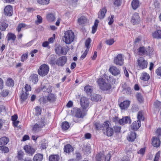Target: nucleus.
I'll use <instances>...</instances> for the list:
<instances>
[{"mask_svg":"<svg viewBox=\"0 0 161 161\" xmlns=\"http://www.w3.org/2000/svg\"><path fill=\"white\" fill-rule=\"evenodd\" d=\"M75 35L71 30H68L64 33L63 40L66 44H70L73 42L74 39Z\"/></svg>","mask_w":161,"mask_h":161,"instance_id":"obj_1","label":"nucleus"},{"mask_svg":"<svg viewBox=\"0 0 161 161\" xmlns=\"http://www.w3.org/2000/svg\"><path fill=\"white\" fill-rule=\"evenodd\" d=\"M109 121H106L102 125L103 130L104 131V133L108 136H112L114 132L113 128L109 126Z\"/></svg>","mask_w":161,"mask_h":161,"instance_id":"obj_2","label":"nucleus"},{"mask_svg":"<svg viewBox=\"0 0 161 161\" xmlns=\"http://www.w3.org/2000/svg\"><path fill=\"white\" fill-rule=\"evenodd\" d=\"M97 82L100 88L102 90H107L109 89L111 87V85L109 83L105 82L104 79L103 78L99 79Z\"/></svg>","mask_w":161,"mask_h":161,"instance_id":"obj_3","label":"nucleus"},{"mask_svg":"<svg viewBox=\"0 0 161 161\" xmlns=\"http://www.w3.org/2000/svg\"><path fill=\"white\" fill-rule=\"evenodd\" d=\"M49 66L46 64H43L40 66L38 70V74L41 76H43L46 75L49 71Z\"/></svg>","mask_w":161,"mask_h":161,"instance_id":"obj_4","label":"nucleus"},{"mask_svg":"<svg viewBox=\"0 0 161 161\" xmlns=\"http://www.w3.org/2000/svg\"><path fill=\"white\" fill-rule=\"evenodd\" d=\"M55 50L56 53L58 55H66L69 50V47L67 46L62 47L59 45H57Z\"/></svg>","mask_w":161,"mask_h":161,"instance_id":"obj_5","label":"nucleus"},{"mask_svg":"<svg viewBox=\"0 0 161 161\" xmlns=\"http://www.w3.org/2000/svg\"><path fill=\"white\" fill-rule=\"evenodd\" d=\"M110 157V153H109L106 155H104L103 153H100L96 155V158L97 161H109Z\"/></svg>","mask_w":161,"mask_h":161,"instance_id":"obj_6","label":"nucleus"},{"mask_svg":"<svg viewBox=\"0 0 161 161\" xmlns=\"http://www.w3.org/2000/svg\"><path fill=\"white\" fill-rule=\"evenodd\" d=\"M45 126L44 120L40 119L33 127L32 130L35 132H38L40 130L41 128Z\"/></svg>","mask_w":161,"mask_h":161,"instance_id":"obj_7","label":"nucleus"},{"mask_svg":"<svg viewBox=\"0 0 161 161\" xmlns=\"http://www.w3.org/2000/svg\"><path fill=\"white\" fill-rule=\"evenodd\" d=\"M137 64L140 69H143L147 67L148 62L143 58L140 57L138 59Z\"/></svg>","mask_w":161,"mask_h":161,"instance_id":"obj_8","label":"nucleus"},{"mask_svg":"<svg viewBox=\"0 0 161 161\" xmlns=\"http://www.w3.org/2000/svg\"><path fill=\"white\" fill-rule=\"evenodd\" d=\"M114 63L116 65L121 66L124 64V58L121 54H119L114 57Z\"/></svg>","mask_w":161,"mask_h":161,"instance_id":"obj_9","label":"nucleus"},{"mask_svg":"<svg viewBox=\"0 0 161 161\" xmlns=\"http://www.w3.org/2000/svg\"><path fill=\"white\" fill-rule=\"evenodd\" d=\"M43 82L46 83V84L41 87V91L43 92H46L48 93L51 92L52 91V86L50 85L47 80H43Z\"/></svg>","mask_w":161,"mask_h":161,"instance_id":"obj_10","label":"nucleus"},{"mask_svg":"<svg viewBox=\"0 0 161 161\" xmlns=\"http://www.w3.org/2000/svg\"><path fill=\"white\" fill-rule=\"evenodd\" d=\"M67 58L66 56L60 57L56 61V64L59 66H63L66 63Z\"/></svg>","mask_w":161,"mask_h":161,"instance_id":"obj_11","label":"nucleus"},{"mask_svg":"<svg viewBox=\"0 0 161 161\" xmlns=\"http://www.w3.org/2000/svg\"><path fill=\"white\" fill-rule=\"evenodd\" d=\"M80 104L83 109H87L89 105L88 99L86 97H82L80 99Z\"/></svg>","mask_w":161,"mask_h":161,"instance_id":"obj_12","label":"nucleus"},{"mask_svg":"<svg viewBox=\"0 0 161 161\" xmlns=\"http://www.w3.org/2000/svg\"><path fill=\"white\" fill-rule=\"evenodd\" d=\"M140 18L138 13H135L132 15L131 22L133 25H137L140 22Z\"/></svg>","mask_w":161,"mask_h":161,"instance_id":"obj_13","label":"nucleus"},{"mask_svg":"<svg viewBox=\"0 0 161 161\" xmlns=\"http://www.w3.org/2000/svg\"><path fill=\"white\" fill-rule=\"evenodd\" d=\"M109 71L114 76L118 75H120V73L119 69L116 67L114 66H112L110 67Z\"/></svg>","mask_w":161,"mask_h":161,"instance_id":"obj_14","label":"nucleus"},{"mask_svg":"<svg viewBox=\"0 0 161 161\" xmlns=\"http://www.w3.org/2000/svg\"><path fill=\"white\" fill-rule=\"evenodd\" d=\"M73 111L75 116L78 118H83L85 115L83 111H81L80 109L78 108H74Z\"/></svg>","mask_w":161,"mask_h":161,"instance_id":"obj_15","label":"nucleus"},{"mask_svg":"<svg viewBox=\"0 0 161 161\" xmlns=\"http://www.w3.org/2000/svg\"><path fill=\"white\" fill-rule=\"evenodd\" d=\"M4 11L6 15L11 16L13 12L12 7L10 5L6 6L4 8Z\"/></svg>","mask_w":161,"mask_h":161,"instance_id":"obj_16","label":"nucleus"},{"mask_svg":"<svg viewBox=\"0 0 161 161\" xmlns=\"http://www.w3.org/2000/svg\"><path fill=\"white\" fill-rule=\"evenodd\" d=\"M24 148L25 152L30 155H32L35 152V149L30 146L25 145Z\"/></svg>","mask_w":161,"mask_h":161,"instance_id":"obj_17","label":"nucleus"},{"mask_svg":"<svg viewBox=\"0 0 161 161\" xmlns=\"http://www.w3.org/2000/svg\"><path fill=\"white\" fill-rule=\"evenodd\" d=\"M131 121V119L129 117L126 116L119 119V123L120 125H124L127 123H130Z\"/></svg>","mask_w":161,"mask_h":161,"instance_id":"obj_18","label":"nucleus"},{"mask_svg":"<svg viewBox=\"0 0 161 161\" xmlns=\"http://www.w3.org/2000/svg\"><path fill=\"white\" fill-rule=\"evenodd\" d=\"M130 103V101L128 100L124 101L120 104L119 107L121 109H125L129 107Z\"/></svg>","mask_w":161,"mask_h":161,"instance_id":"obj_19","label":"nucleus"},{"mask_svg":"<svg viewBox=\"0 0 161 161\" xmlns=\"http://www.w3.org/2000/svg\"><path fill=\"white\" fill-rule=\"evenodd\" d=\"M160 142L158 137L154 136L152 138V144L154 147H158L159 146Z\"/></svg>","mask_w":161,"mask_h":161,"instance_id":"obj_20","label":"nucleus"},{"mask_svg":"<svg viewBox=\"0 0 161 161\" xmlns=\"http://www.w3.org/2000/svg\"><path fill=\"white\" fill-rule=\"evenodd\" d=\"M107 9L105 8H103L101 9L98 13V18L100 19L104 18Z\"/></svg>","mask_w":161,"mask_h":161,"instance_id":"obj_21","label":"nucleus"},{"mask_svg":"<svg viewBox=\"0 0 161 161\" xmlns=\"http://www.w3.org/2000/svg\"><path fill=\"white\" fill-rule=\"evenodd\" d=\"M131 6L132 8L136 10L140 6V2L138 0H132L131 2Z\"/></svg>","mask_w":161,"mask_h":161,"instance_id":"obj_22","label":"nucleus"},{"mask_svg":"<svg viewBox=\"0 0 161 161\" xmlns=\"http://www.w3.org/2000/svg\"><path fill=\"white\" fill-rule=\"evenodd\" d=\"M153 38L156 39H161V30H158L152 33Z\"/></svg>","mask_w":161,"mask_h":161,"instance_id":"obj_23","label":"nucleus"},{"mask_svg":"<svg viewBox=\"0 0 161 161\" xmlns=\"http://www.w3.org/2000/svg\"><path fill=\"white\" fill-rule=\"evenodd\" d=\"M141 126V122L140 120H137L133 122L132 126V129L134 130H136Z\"/></svg>","mask_w":161,"mask_h":161,"instance_id":"obj_24","label":"nucleus"},{"mask_svg":"<svg viewBox=\"0 0 161 161\" xmlns=\"http://www.w3.org/2000/svg\"><path fill=\"white\" fill-rule=\"evenodd\" d=\"M29 28L28 25L24 23H21L19 24L16 28V30L18 32H19L21 29L23 28L27 29Z\"/></svg>","mask_w":161,"mask_h":161,"instance_id":"obj_25","label":"nucleus"},{"mask_svg":"<svg viewBox=\"0 0 161 161\" xmlns=\"http://www.w3.org/2000/svg\"><path fill=\"white\" fill-rule=\"evenodd\" d=\"M150 76L149 75L145 72H142L140 77V79L145 81L148 80Z\"/></svg>","mask_w":161,"mask_h":161,"instance_id":"obj_26","label":"nucleus"},{"mask_svg":"<svg viewBox=\"0 0 161 161\" xmlns=\"http://www.w3.org/2000/svg\"><path fill=\"white\" fill-rule=\"evenodd\" d=\"M43 158V155L40 153L36 154L33 158L34 161H42Z\"/></svg>","mask_w":161,"mask_h":161,"instance_id":"obj_27","label":"nucleus"},{"mask_svg":"<svg viewBox=\"0 0 161 161\" xmlns=\"http://www.w3.org/2000/svg\"><path fill=\"white\" fill-rule=\"evenodd\" d=\"M146 48L143 47H140L138 49V53L139 55H143L146 54Z\"/></svg>","mask_w":161,"mask_h":161,"instance_id":"obj_28","label":"nucleus"},{"mask_svg":"<svg viewBox=\"0 0 161 161\" xmlns=\"http://www.w3.org/2000/svg\"><path fill=\"white\" fill-rule=\"evenodd\" d=\"M136 137L135 132H131L127 137V139L129 141L133 142Z\"/></svg>","mask_w":161,"mask_h":161,"instance_id":"obj_29","label":"nucleus"},{"mask_svg":"<svg viewBox=\"0 0 161 161\" xmlns=\"http://www.w3.org/2000/svg\"><path fill=\"white\" fill-rule=\"evenodd\" d=\"M9 139L8 138L3 137L0 139V144L2 145H5L8 142Z\"/></svg>","mask_w":161,"mask_h":161,"instance_id":"obj_30","label":"nucleus"},{"mask_svg":"<svg viewBox=\"0 0 161 161\" xmlns=\"http://www.w3.org/2000/svg\"><path fill=\"white\" fill-rule=\"evenodd\" d=\"M84 90L88 94H90L93 91V88L92 86L87 85L84 87Z\"/></svg>","mask_w":161,"mask_h":161,"instance_id":"obj_31","label":"nucleus"},{"mask_svg":"<svg viewBox=\"0 0 161 161\" xmlns=\"http://www.w3.org/2000/svg\"><path fill=\"white\" fill-rule=\"evenodd\" d=\"M87 22V19L86 18L82 16L79 18L78 19V22L79 25H82L86 23Z\"/></svg>","mask_w":161,"mask_h":161,"instance_id":"obj_32","label":"nucleus"},{"mask_svg":"<svg viewBox=\"0 0 161 161\" xmlns=\"http://www.w3.org/2000/svg\"><path fill=\"white\" fill-rule=\"evenodd\" d=\"M7 37L8 41L12 40L13 41H14L16 38V36L14 34L10 33L8 34Z\"/></svg>","mask_w":161,"mask_h":161,"instance_id":"obj_33","label":"nucleus"},{"mask_svg":"<svg viewBox=\"0 0 161 161\" xmlns=\"http://www.w3.org/2000/svg\"><path fill=\"white\" fill-rule=\"evenodd\" d=\"M101 97L100 95L94 94L91 96V99L93 101L97 102L100 100Z\"/></svg>","mask_w":161,"mask_h":161,"instance_id":"obj_34","label":"nucleus"},{"mask_svg":"<svg viewBox=\"0 0 161 161\" xmlns=\"http://www.w3.org/2000/svg\"><path fill=\"white\" fill-rule=\"evenodd\" d=\"M73 150V149L70 145H67L64 147V151L66 153H69L70 152H72Z\"/></svg>","mask_w":161,"mask_h":161,"instance_id":"obj_35","label":"nucleus"},{"mask_svg":"<svg viewBox=\"0 0 161 161\" xmlns=\"http://www.w3.org/2000/svg\"><path fill=\"white\" fill-rule=\"evenodd\" d=\"M31 80L34 84L36 83L38 80V75L36 74H33L31 76Z\"/></svg>","mask_w":161,"mask_h":161,"instance_id":"obj_36","label":"nucleus"},{"mask_svg":"<svg viewBox=\"0 0 161 161\" xmlns=\"http://www.w3.org/2000/svg\"><path fill=\"white\" fill-rule=\"evenodd\" d=\"M47 19L49 22H53L55 20V18L53 14H50L47 15Z\"/></svg>","mask_w":161,"mask_h":161,"instance_id":"obj_37","label":"nucleus"},{"mask_svg":"<svg viewBox=\"0 0 161 161\" xmlns=\"http://www.w3.org/2000/svg\"><path fill=\"white\" fill-rule=\"evenodd\" d=\"M98 23L99 21L98 20L96 19L95 20L94 25L92 27V33L93 34L95 33L96 31Z\"/></svg>","mask_w":161,"mask_h":161,"instance_id":"obj_38","label":"nucleus"},{"mask_svg":"<svg viewBox=\"0 0 161 161\" xmlns=\"http://www.w3.org/2000/svg\"><path fill=\"white\" fill-rule=\"evenodd\" d=\"M56 99V97L53 94H49L47 97V99L49 102H53Z\"/></svg>","mask_w":161,"mask_h":161,"instance_id":"obj_39","label":"nucleus"},{"mask_svg":"<svg viewBox=\"0 0 161 161\" xmlns=\"http://www.w3.org/2000/svg\"><path fill=\"white\" fill-rule=\"evenodd\" d=\"M69 127L70 125L67 122L64 121L62 123V128L63 130H67L69 129Z\"/></svg>","mask_w":161,"mask_h":161,"instance_id":"obj_40","label":"nucleus"},{"mask_svg":"<svg viewBox=\"0 0 161 161\" xmlns=\"http://www.w3.org/2000/svg\"><path fill=\"white\" fill-rule=\"evenodd\" d=\"M50 161H58L59 156L58 155H52L49 157Z\"/></svg>","mask_w":161,"mask_h":161,"instance_id":"obj_41","label":"nucleus"},{"mask_svg":"<svg viewBox=\"0 0 161 161\" xmlns=\"http://www.w3.org/2000/svg\"><path fill=\"white\" fill-rule=\"evenodd\" d=\"M28 95V94L27 92H24V91H22V93L20 96L22 101H25V100L27 99Z\"/></svg>","mask_w":161,"mask_h":161,"instance_id":"obj_42","label":"nucleus"},{"mask_svg":"<svg viewBox=\"0 0 161 161\" xmlns=\"http://www.w3.org/2000/svg\"><path fill=\"white\" fill-rule=\"evenodd\" d=\"M6 85L9 86H12L14 85V81L12 79L9 78H8L7 81Z\"/></svg>","mask_w":161,"mask_h":161,"instance_id":"obj_43","label":"nucleus"},{"mask_svg":"<svg viewBox=\"0 0 161 161\" xmlns=\"http://www.w3.org/2000/svg\"><path fill=\"white\" fill-rule=\"evenodd\" d=\"M153 51V48L150 47L146 48V54L149 56L152 55Z\"/></svg>","mask_w":161,"mask_h":161,"instance_id":"obj_44","label":"nucleus"},{"mask_svg":"<svg viewBox=\"0 0 161 161\" xmlns=\"http://www.w3.org/2000/svg\"><path fill=\"white\" fill-rule=\"evenodd\" d=\"M9 151L8 148L6 147L0 146V152L2 153H6Z\"/></svg>","mask_w":161,"mask_h":161,"instance_id":"obj_45","label":"nucleus"},{"mask_svg":"<svg viewBox=\"0 0 161 161\" xmlns=\"http://www.w3.org/2000/svg\"><path fill=\"white\" fill-rule=\"evenodd\" d=\"M50 0H37V3L39 4L42 5L48 4L49 3Z\"/></svg>","mask_w":161,"mask_h":161,"instance_id":"obj_46","label":"nucleus"},{"mask_svg":"<svg viewBox=\"0 0 161 161\" xmlns=\"http://www.w3.org/2000/svg\"><path fill=\"white\" fill-rule=\"evenodd\" d=\"M137 118L138 120H140V121L142 120H143L144 118L143 116L142 112L140 111L138 113Z\"/></svg>","mask_w":161,"mask_h":161,"instance_id":"obj_47","label":"nucleus"},{"mask_svg":"<svg viewBox=\"0 0 161 161\" xmlns=\"http://www.w3.org/2000/svg\"><path fill=\"white\" fill-rule=\"evenodd\" d=\"M91 42V39L90 38H88L85 41V45L86 47V49L89 50L90 47V45Z\"/></svg>","mask_w":161,"mask_h":161,"instance_id":"obj_48","label":"nucleus"},{"mask_svg":"<svg viewBox=\"0 0 161 161\" xmlns=\"http://www.w3.org/2000/svg\"><path fill=\"white\" fill-rule=\"evenodd\" d=\"M7 26L8 25L7 24L4 22L2 23L0 25V29L2 31H5Z\"/></svg>","mask_w":161,"mask_h":161,"instance_id":"obj_49","label":"nucleus"},{"mask_svg":"<svg viewBox=\"0 0 161 161\" xmlns=\"http://www.w3.org/2000/svg\"><path fill=\"white\" fill-rule=\"evenodd\" d=\"M9 93V91L7 90H3L1 92V94L2 97H6Z\"/></svg>","mask_w":161,"mask_h":161,"instance_id":"obj_50","label":"nucleus"},{"mask_svg":"<svg viewBox=\"0 0 161 161\" xmlns=\"http://www.w3.org/2000/svg\"><path fill=\"white\" fill-rule=\"evenodd\" d=\"M37 20L36 21L35 23L36 24L41 23L42 21V17L39 15H37Z\"/></svg>","mask_w":161,"mask_h":161,"instance_id":"obj_51","label":"nucleus"},{"mask_svg":"<svg viewBox=\"0 0 161 161\" xmlns=\"http://www.w3.org/2000/svg\"><path fill=\"white\" fill-rule=\"evenodd\" d=\"M114 16L113 15H111L108 18V20L109 21L108 22V24L109 25H111L114 22Z\"/></svg>","mask_w":161,"mask_h":161,"instance_id":"obj_52","label":"nucleus"},{"mask_svg":"<svg viewBox=\"0 0 161 161\" xmlns=\"http://www.w3.org/2000/svg\"><path fill=\"white\" fill-rule=\"evenodd\" d=\"M105 42L107 44L111 45L114 43V41L113 39H110L106 40Z\"/></svg>","mask_w":161,"mask_h":161,"instance_id":"obj_53","label":"nucleus"},{"mask_svg":"<svg viewBox=\"0 0 161 161\" xmlns=\"http://www.w3.org/2000/svg\"><path fill=\"white\" fill-rule=\"evenodd\" d=\"M28 56L27 53H25L22 55L21 58V61L24 62L27 59Z\"/></svg>","mask_w":161,"mask_h":161,"instance_id":"obj_54","label":"nucleus"},{"mask_svg":"<svg viewBox=\"0 0 161 161\" xmlns=\"http://www.w3.org/2000/svg\"><path fill=\"white\" fill-rule=\"evenodd\" d=\"M136 97L138 100L140 102V103H141L143 101V98L142 97L140 93H138L136 95Z\"/></svg>","mask_w":161,"mask_h":161,"instance_id":"obj_55","label":"nucleus"},{"mask_svg":"<svg viewBox=\"0 0 161 161\" xmlns=\"http://www.w3.org/2000/svg\"><path fill=\"white\" fill-rule=\"evenodd\" d=\"M89 50L88 49H86V50L83 53V54L81 55L80 59L81 60L83 59L86 56V55L88 52Z\"/></svg>","mask_w":161,"mask_h":161,"instance_id":"obj_56","label":"nucleus"},{"mask_svg":"<svg viewBox=\"0 0 161 161\" xmlns=\"http://www.w3.org/2000/svg\"><path fill=\"white\" fill-rule=\"evenodd\" d=\"M160 155V152L158 151L156 154L154 161H158Z\"/></svg>","mask_w":161,"mask_h":161,"instance_id":"obj_57","label":"nucleus"},{"mask_svg":"<svg viewBox=\"0 0 161 161\" xmlns=\"http://www.w3.org/2000/svg\"><path fill=\"white\" fill-rule=\"evenodd\" d=\"M36 114L37 115L41 114V109L38 106H36L35 108Z\"/></svg>","mask_w":161,"mask_h":161,"instance_id":"obj_58","label":"nucleus"},{"mask_svg":"<svg viewBox=\"0 0 161 161\" xmlns=\"http://www.w3.org/2000/svg\"><path fill=\"white\" fill-rule=\"evenodd\" d=\"M96 129L97 130H99L103 128L102 125L99 122H96L95 124Z\"/></svg>","mask_w":161,"mask_h":161,"instance_id":"obj_59","label":"nucleus"},{"mask_svg":"<svg viewBox=\"0 0 161 161\" xmlns=\"http://www.w3.org/2000/svg\"><path fill=\"white\" fill-rule=\"evenodd\" d=\"M114 2V4L116 6L120 5L121 3V0H112Z\"/></svg>","mask_w":161,"mask_h":161,"instance_id":"obj_60","label":"nucleus"},{"mask_svg":"<svg viewBox=\"0 0 161 161\" xmlns=\"http://www.w3.org/2000/svg\"><path fill=\"white\" fill-rule=\"evenodd\" d=\"M154 105L156 107H161V103L158 101H156L154 103Z\"/></svg>","mask_w":161,"mask_h":161,"instance_id":"obj_61","label":"nucleus"},{"mask_svg":"<svg viewBox=\"0 0 161 161\" xmlns=\"http://www.w3.org/2000/svg\"><path fill=\"white\" fill-rule=\"evenodd\" d=\"M25 89L26 91V92H28L29 91H31V86L28 84H26L25 86Z\"/></svg>","mask_w":161,"mask_h":161,"instance_id":"obj_62","label":"nucleus"},{"mask_svg":"<svg viewBox=\"0 0 161 161\" xmlns=\"http://www.w3.org/2000/svg\"><path fill=\"white\" fill-rule=\"evenodd\" d=\"M6 111L5 106L3 105L0 106V112H5Z\"/></svg>","mask_w":161,"mask_h":161,"instance_id":"obj_63","label":"nucleus"},{"mask_svg":"<svg viewBox=\"0 0 161 161\" xmlns=\"http://www.w3.org/2000/svg\"><path fill=\"white\" fill-rule=\"evenodd\" d=\"M156 72L158 75L161 76V67H159L156 70Z\"/></svg>","mask_w":161,"mask_h":161,"instance_id":"obj_64","label":"nucleus"}]
</instances>
